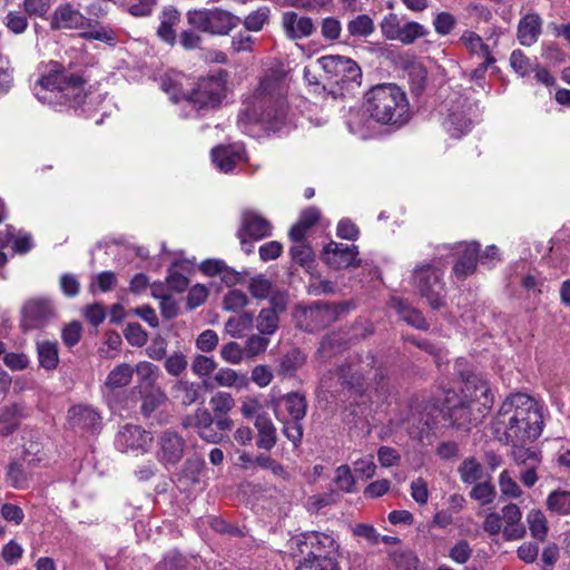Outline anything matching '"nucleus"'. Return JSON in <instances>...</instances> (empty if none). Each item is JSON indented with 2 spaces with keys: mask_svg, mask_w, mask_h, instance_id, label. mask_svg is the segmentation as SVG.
Instances as JSON below:
<instances>
[{
  "mask_svg": "<svg viewBox=\"0 0 570 570\" xmlns=\"http://www.w3.org/2000/svg\"><path fill=\"white\" fill-rule=\"evenodd\" d=\"M543 417L527 394L517 393L505 399L492 421V432L503 444H522L534 441L542 432Z\"/></svg>",
  "mask_w": 570,
  "mask_h": 570,
  "instance_id": "obj_1",
  "label": "nucleus"
},
{
  "mask_svg": "<svg viewBox=\"0 0 570 570\" xmlns=\"http://www.w3.org/2000/svg\"><path fill=\"white\" fill-rule=\"evenodd\" d=\"M286 92L282 72L268 70L247 98V107L238 120L239 127L248 120L262 124L267 130H278L287 115Z\"/></svg>",
  "mask_w": 570,
  "mask_h": 570,
  "instance_id": "obj_2",
  "label": "nucleus"
},
{
  "mask_svg": "<svg viewBox=\"0 0 570 570\" xmlns=\"http://www.w3.org/2000/svg\"><path fill=\"white\" fill-rule=\"evenodd\" d=\"M86 79L67 70L60 62L50 61L40 71L33 85L36 98L53 108L76 107L86 97Z\"/></svg>",
  "mask_w": 570,
  "mask_h": 570,
  "instance_id": "obj_3",
  "label": "nucleus"
},
{
  "mask_svg": "<svg viewBox=\"0 0 570 570\" xmlns=\"http://www.w3.org/2000/svg\"><path fill=\"white\" fill-rule=\"evenodd\" d=\"M365 98L366 112L381 125L401 127L411 118L406 94L394 83L374 86Z\"/></svg>",
  "mask_w": 570,
  "mask_h": 570,
  "instance_id": "obj_4",
  "label": "nucleus"
},
{
  "mask_svg": "<svg viewBox=\"0 0 570 570\" xmlns=\"http://www.w3.org/2000/svg\"><path fill=\"white\" fill-rule=\"evenodd\" d=\"M463 400L448 406V416L452 425L461 430H470L484 416V411L492 405L490 387L485 380L472 376L466 379Z\"/></svg>",
  "mask_w": 570,
  "mask_h": 570,
  "instance_id": "obj_5",
  "label": "nucleus"
},
{
  "mask_svg": "<svg viewBox=\"0 0 570 570\" xmlns=\"http://www.w3.org/2000/svg\"><path fill=\"white\" fill-rule=\"evenodd\" d=\"M465 88L462 91H453L448 100V114L443 120V127L453 138H461L468 134L473 126V118L478 106L471 100L470 91Z\"/></svg>",
  "mask_w": 570,
  "mask_h": 570,
  "instance_id": "obj_6",
  "label": "nucleus"
},
{
  "mask_svg": "<svg viewBox=\"0 0 570 570\" xmlns=\"http://www.w3.org/2000/svg\"><path fill=\"white\" fill-rule=\"evenodd\" d=\"M228 72L218 70L198 80L186 97V102L197 111H207L219 107L227 95Z\"/></svg>",
  "mask_w": 570,
  "mask_h": 570,
  "instance_id": "obj_7",
  "label": "nucleus"
},
{
  "mask_svg": "<svg viewBox=\"0 0 570 570\" xmlns=\"http://www.w3.org/2000/svg\"><path fill=\"white\" fill-rule=\"evenodd\" d=\"M287 546L293 557L313 560L335 558L340 548L332 534L318 531H308L295 535L288 541Z\"/></svg>",
  "mask_w": 570,
  "mask_h": 570,
  "instance_id": "obj_8",
  "label": "nucleus"
},
{
  "mask_svg": "<svg viewBox=\"0 0 570 570\" xmlns=\"http://www.w3.org/2000/svg\"><path fill=\"white\" fill-rule=\"evenodd\" d=\"M186 19L193 28L218 36L228 35L240 23L237 16L220 8L189 10Z\"/></svg>",
  "mask_w": 570,
  "mask_h": 570,
  "instance_id": "obj_9",
  "label": "nucleus"
},
{
  "mask_svg": "<svg viewBox=\"0 0 570 570\" xmlns=\"http://www.w3.org/2000/svg\"><path fill=\"white\" fill-rule=\"evenodd\" d=\"M442 277L443 273L430 264L417 266L412 276L415 289L434 309L444 305L445 285Z\"/></svg>",
  "mask_w": 570,
  "mask_h": 570,
  "instance_id": "obj_10",
  "label": "nucleus"
},
{
  "mask_svg": "<svg viewBox=\"0 0 570 570\" xmlns=\"http://www.w3.org/2000/svg\"><path fill=\"white\" fill-rule=\"evenodd\" d=\"M327 79L343 89H353L361 86L362 71L351 58L343 56H324L317 60Z\"/></svg>",
  "mask_w": 570,
  "mask_h": 570,
  "instance_id": "obj_11",
  "label": "nucleus"
},
{
  "mask_svg": "<svg viewBox=\"0 0 570 570\" xmlns=\"http://www.w3.org/2000/svg\"><path fill=\"white\" fill-rule=\"evenodd\" d=\"M348 309L345 303L316 302L302 308L299 324L305 331L314 332L336 322Z\"/></svg>",
  "mask_w": 570,
  "mask_h": 570,
  "instance_id": "obj_12",
  "label": "nucleus"
},
{
  "mask_svg": "<svg viewBox=\"0 0 570 570\" xmlns=\"http://www.w3.org/2000/svg\"><path fill=\"white\" fill-rule=\"evenodd\" d=\"M153 434L139 425L126 424L116 435V448L121 452H147L153 443Z\"/></svg>",
  "mask_w": 570,
  "mask_h": 570,
  "instance_id": "obj_13",
  "label": "nucleus"
},
{
  "mask_svg": "<svg viewBox=\"0 0 570 570\" xmlns=\"http://www.w3.org/2000/svg\"><path fill=\"white\" fill-rule=\"evenodd\" d=\"M157 460L166 468L176 465L184 456L185 440L177 432L164 431L157 440Z\"/></svg>",
  "mask_w": 570,
  "mask_h": 570,
  "instance_id": "obj_14",
  "label": "nucleus"
},
{
  "mask_svg": "<svg viewBox=\"0 0 570 570\" xmlns=\"http://www.w3.org/2000/svg\"><path fill=\"white\" fill-rule=\"evenodd\" d=\"M357 246L336 242H330L323 250L325 263L335 269L358 266L361 261L357 258Z\"/></svg>",
  "mask_w": 570,
  "mask_h": 570,
  "instance_id": "obj_15",
  "label": "nucleus"
},
{
  "mask_svg": "<svg viewBox=\"0 0 570 570\" xmlns=\"http://www.w3.org/2000/svg\"><path fill=\"white\" fill-rule=\"evenodd\" d=\"M87 27H90V19L86 18L70 3L59 4L50 20V28L52 30H85Z\"/></svg>",
  "mask_w": 570,
  "mask_h": 570,
  "instance_id": "obj_16",
  "label": "nucleus"
},
{
  "mask_svg": "<svg viewBox=\"0 0 570 570\" xmlns=\"http://www.w3.org/2000/svg\"><path fill=\"white\" fill-rule=\"evenodd\" d=\"M23 326L36 328L55 317V308L49 299L35 298L27 302L22 309Z\"/></svg>",
  "mask_w": 570,
  "mask_h": 570,
  "instance_id": "obj_17",
  "label": "nucleus"
},
{
  "mask_svg": "<svg viewBox=\"0 0 570 570\" xmlns=\"http://www.w3.org/2000/svg\"><path fill=\"white\" fill-rule=\"evenodd\" d=\"M272 224L252 209H245L242 213L240 227L237 235H246L252 240H261L272 235Z\"/></svg>",
  "mask_w": 570,
  "mask_h": 570,
  "instance_id": "obj_18",
  "label": "nucleus"
},
{
  "mask_svg": "<svg viewBox=\"0 0 570 570\" xmlns=\"http://www.w3.org/2000/svg\"><path fill=\"white\" fill-rule=\"evenodd\" d=\"M68 421L75 429L92 434L101 429L100 414L92 406L85 404L71 406L68 411Z\"/></svg>",
  "mask_w": 570,
  "mask_h": 570,
  "instance_id": "obj_19",
  "label": "nucleus"
},
{
  "mask_svg": "<svg viewBox=\"0 0 570 570\" xmlns=\"http://www.w3.org/2000/svg\"><path fill=\"white\" fill-rule=\"evenodd\" d=\"M374 364V356L367 354L365 360H360L358 356L355 360L342 365L338 370V380L342 384L351 387H361L363 385L367 368H372Z\"/></svg>",
  "mask_w": 570,
  "mask_h": 570,
  "instance_id": "obj_20",
  "label": "nucleus"
},
{
  "mask_svg": "<svg viewBox=\"0 0 570 570\" xmlns=\"http://www.w3.org/2000/svg\"><path fill=\"white\" fill-rule=\"evenodd\" d=\"M501 520L504 523L502 534L504 540H521L525 535V527L521 522L522 512L515 503H508L501 509Z\"/></svg>",
  "mask_w": 570,
  "mask_h": 570,
  "instance_id": "obj_21",
  "label": "nucleus"
},
{
  "mask_svg": "<svg viewBox=\"0 0 570 570\" xmlns=\"http://www.w3.org/2000/svg\"><path fill=\"white\" fill-rule=\"evenodd\" d=\"M459 43L468 51L471 57L487 61V65H495L497 58L491 47L472 30H464L459 38Z\"/></svg>",
  "mask_w": 570,
  "mask_h": 570,
  "instance_id": "obj_22",
  "label": "nucleus"
},
{
  "mask_svg": "<svg viewBox=\"0 0 570 570\" xmlns=\"http://www.w3.org/2000/svg\"><path fill=\"white\" fill-rule=\"evenodd\" d=\"M282 26L286 37L292 40L307 38L315 31L314 22L311 18L299 17L293 11L283 13Z\"/></svg>",
  "mask_w": 570,
  "mask_h": 570,
  "instance_id": "obj_23",
  "label": "nucleus"
},
{
  "mask_svg": "<svg viewBox=\"0 0 570 570\" xmlns=\"http://www.w3.org/2000/svg\"><path fill=\"white\" fill-rule=\"evenodd\" d=\"M245 151L240 145L218 146L212 150L213 163L220 171L229 173L234 166L245 159Z\"/></svg>",
  "mask_w": 570,
  "mask_h": 570,
  "instance_id": "obj_24",
  "label": "nucleus"
},
{
  "mask_svg": "<svg viewBox=\"0 0 570 570\" xmlns=\"http://www.w3.org/2000/svg\"><path fill=\"white\" fill-rule=\"evenodd\" d=\"M480 252V244L476 242L466 243L463 245V250L453 266V275L458 279H465L468 276L475 272L479 262L478 253Z\"/></svg>",
  "mask_w": 570,
  "mask_h": 570,
  "instance_id": "obj_25",
  "label": "nucleus"
},
{
  "mask_svg": "<svg viewBox=\"0 0 570 570\" xmlns=\"http://www.w3.org/2000/svg\"><path fill=\"white\" fill-rule=\"evenodd\" d=\"M542 32V19L538 13H528L518 24V40L522 46L530 47L535 43Z\"/></svg>",
  "mask_w": 570,
  "mask_h": 570,
  "instance_id": "obj_26",
  "label": "nucleus"
},
{
  "mask_svg": "<svg viewBox=\"0 0 570 570\" xmlns=\"http://www.w3.org/2000/svg\"><path fill=\"white\" fill-rule=\"evenodd\" d=\"M254 426L257 430L256 445L266 451L272 450L277 442V431L268 414L257 415Z\"/></svg>",
  "mask_w": 570,
  "mask_h": 570,
  "instance_id": "obj_27",
  "label": "nucleus"
},
{
  "mask_svg": "<svg viewBox=\"0 0 570 570\" xmlns=\"http://www.w3.org/2000/svg\"><path fill=\"white\" fill-rule=\"evenodd\" d=\"M179 20L180 12L175 7H166L163 10L157 35L164 42L170 46L176 43V32L174 27L179 22Z\"/></svg>",
  "mask_w": 570,
  "mask_h": 570,
  "instance_id": "obj_28",
  "label": "nucleus"
},
{
  "mask_svg": "<svg viewBox=\"0 0 570 570\" xmlns=\"http://www.w3.org/2000/svg\"><path fill=\"white\" fill-rule=\"evenodd\" d=\"M391 306L396 311L400 317L409 325L426 331L429 325L424 316L417 309L411 307L405 301L399 297L391 298Z\"/></svg>",
  "mask_w": 570,
  "mask_h": 570,
  "instance_id": "obj_29",
  "label": "nucleus"
},
{
  "mask_svg": "<svg viewBox=\"0 0 570 570\" xmlns=\"http://www.w3.org/2000/svg\"><path fill=\"white\" fill-rule=\"evenodd\" d=\"M282 403L285 405L286 412L289 415L288 420H303L305 417L307 403L304 395L296 392L288 393L274 402L273 409H277Z\"/></svg>",
  "mask_w": 570,
  "mask_h": 570,
  "instance_id": "obj_30",
  "label": "nucleus"
},
{
  "mask_svg": "<svg viewBox=\"0 0 570 570\" xmlns=\"http://www.w3.org/2000/svg\"><path fill=\"white\" fill-rule=\"evenodd\" d=\"M38 361L41 367L48 371L55 370L59 364V351L57 342L49 340L37 342Z\"/></svg>",
  "mask_w": 570,
  "mask_h": 570,
  "instance_id": "obj_31",
  "label": "nucleus"
},
{
  "mask_svg": "<svg viewBox=\"0 0 570 570\" xmlns=\"http://www.w3.org/2000/svg\"><path fill=\"white\" fill-rule=\"evenodd\" d=\"M320 210L316 207H308L303 210L298 222L291 228L289 237L293 242H301L306 232L320 219Z\"/></svg>",
  "mask_w": 570,
  "mask_h": 570,
  "instance_id": "obj_32",
  "label": "nucleus"
},
{
  "mask_svg": "<svg viewBox=\"0 0 570 570\" xmlns=\"http://www.w3.org/2000/svg\"><path fill=\"white\" fill-rule=\"evenodd\" d=\"M168 401L166 393L160 387H150L144 392L141 396V414L146 417L150 416L157 409Z\"/></svg>",
  "mask_w": 570,
  "mask_h": 570,
  "instance_id": "obj_33",
  "label": "nucleus"
},
{
  "mask_svg": "<svg viewBox=\"0 0 570 570\" xmlns=\"http://www.w3.org/2000/svg\"><path fill=\"white\" fill-rule=\"evenodd\" d=\"M305 363V355L297 348L289 350L279 361L278 374L292 377Z\"/></svg>",
  "mask_w": 570,
  "mask_h": 570,
  "instance_id": "obj_34",
  "label": "nucleus"
},
{
  "mask_svg": "<svg viewBox=\"0 0 570 570\" xmlns=\"http://www.w3.org/2000/svg\"><path fill=\"white\" fill-rule=\"evenodd\" d=\"M254 317L252 313L243 312L229 317L225 323V331L233 337H242L244 332L253 327Z\"/></svg>",
  "mask_w": 570,
  "mask_h": 570,
  "instance_id": "obj_35",
  "label": "nucleus"
},
{
  "mask_svg": "<svg viewBox=\"0 0 570 570\" xmlns=\"http://www.w3.org/2000/svg\"><path fill=\"white\" fill-rule=\"evenodd\" d=\"M429 33L430 31L425 26L416 21H407L402 24L396 41L407 46L414 43L417 39L428 37Z\"/></svg>",
  "mask_w": 570,
  "mask_h": 570,
  "instance_id": "obj_36",
  "label": "nucleus"
},
{
  "mask_svg": "<svg viewBox=\"0 0 570 570\" xmlns=\"http://www.w3.org/2000/svg\"><path fill=\"white\" fill-rule=\"evenodd\" d=\"M527 522L531 535L538 541H544L548 534V521L541 510H531L527 514Z\"/></svg>",
  "mask_w": 570,
  "mask_h": 570,
  "instance_id": "obj_37",
  "label": "nucleus"
},
{
  "mask_svg": "<svg viewBox=\"0 0 570 570\" xmlns=\"http://www.w3.org/2000/svg\"><path fill=\"white\" fill-rule=\"evenodd\" d=\"M214 381L219 386L236 389H243L248 383L247 377L244 374H239L229 367L219 368L214 376Z\"/></svg>",
  "mask_w": 570,
  "mask_h": 570,
  "instance_id": "obj_38",
  "label": "nucleus"
},
{
  "mask_svg": "<svg viewBox=\"0 0 570 570\" xmlns=\"http://www.w3.org/2000/svg\"><path fill=\"white\" fill-rule=\"evenodd\" d=\"M374 30V21L368 14H358L347 23V31L352 37L367 38Z\"/></svg>",
  "mask_w": 570,
  "mask_h": 570,
  "instance_id": "obj_39",
  "label": "nucleus"
},
{
  "mask_svg": "<svg viewBox=\"0 0 570 570\" xmlns=\"http://www.w3.org/2000/svg\"><path fill=\"white\" fill-rule=\"evenodd\" d=\"M279 327V315L267 308H263L256 317V328L259 334L272 336Z\"/></svg>",
  "mask_w": 570,
  "mask_h": 570,
  "instance_id": "obj_40",
  "label": "nucleus"
},
{
  "mask_svg": "<svg viewBox=\"0 0 570 570\" xmlns=\"http://www.w3.org/2000/svg\"><path fill=\"white\" fill-rule=\"evenodd\" d=\"M134 374V368L127 364L122 363L116 366L107 376L106 385L110 389H119L127 386Z\"/></svg>",
  "mask_w": 570,
  "mask_h": 570,
  "instance_id": "obj_41",
  "label": "nucleus"
},
{
  "mask_svg": "<svg viewBox=\"0 0 570 570\" xmlns=\"http://www.w3.org/2000/svg\"><path fill=\"white\" fill-rule=\"evenodd\" d=\"M547 507L550 511L567 515L570 513V491L557 490L551 492L547 499Z\"/></svg>",
  "mask_w": 570,
  "mask_h": 570,
  "instance_id": "obj_42",
  "label": "nucleus"
},
{
  "mask_svg": "<svg viewBox=\"0 0 570 570\" xmlns=\"http://www.w3.org/2000/svg\"><path fill=\"white\" fill-rule=\"evenodd\" d=\"M483 473L482 465L474 459H465L459 466V474L462 482L468 484L476 483L481 480Z\"/></svg>",
  "mask_w": 570,
  "mask_h": 570,
  "instance_id": "obj_43",
  "label": "nucleus"
},
{
  "mask_svg": "<svg viewBox=\"0 0 570 570\" xmlns=\"http://www.w3.org/2000/svg\"><path fill=\"white\" fill-rule=\"evenodd\" d=\"M175 391L179 393L180 401L184 405L194 404L200 396V385L197 382L180 380L175 386Z\"/></svg>",
  "mask_w": 570,
  "mask_h": 570,
  "instance_id": "obj_44",
  "label": "nucleus"
},
{
  "mask_svg": "<svg viewBox=\"0 0 570 570\" xmlns=\"http://www.w3.org/2000/svg\"><path fill=\"white\" fill-rule=\"evenodd\" d=\"M511 68L521 77L529 76L534 71L537 61L531 60L521 50H513L510 56Z\"/></svg>",
  "mask_w": 570,
  "mask_h": 570,
  "instance_id": "obj_45",
  "label": "nucleus"
},
{
  "mask_svg": "<svg viewBox=\"0 0 570 570\" xmlns=\"http://www.w3.org/2000/svg\"><path fill=\"white\" fill-rule=\"evenodd\" d=\"M156 4L157 0H125L120 7L132 17L144 18L153 13Z\"/></svg>",
  "mask_w": 570,
  "mask_h": 570,
  "instance_id": "obj_46",
  "label": "nucleus"
},
{
  "mask_svg": "<svg viewBox=\"0 0 570 570\" xmlns=\"http://www.w3.org/2000/svg\"><path fill=\"white\" fill-rule=\"evenodd\" d=\"M500 492L502 497L508 499H518L522 495L523 491L517 481L512 478L508 470H503L498 479Z\"/></svg>",
  "mask_w": 570,
  "mask_h": 570,
  "instance_id": "obj_47",
  "label": "nucleus"
},
{
  "mask_svg": "<svg viewBox=\"0 0 570 570\" xmlns=\"http://www.w3.org/2000/svg\"><path fill=\"white\" fill-rule=\"evenodd\" d=\"M19 424L17 405L6 406L0 412V436L11 434Z\"/></svg>",
  "mask_w": 570,
  "mask_h": 570,
  "instance_id": "obj_48",
  "label": "nucleus"
},
{
  "mask_svg": "<svg viewBox=\"0 0 570 570\" xmlns=\"http://www.w3.org/2000/svg\"><path fill=\"white\" fill-rule=\"evenodd\" d=\"M497 495L495 488L490 481L476 482L470 492V497L481 505L490 504Z\"/></svg>",
  "mask_w": 570,
  "mask_h": 570,
  "instance_id": "obj_49",
  "label": "nucleus"
},
{
  "mask_svg": "<svg viewBox=\"0 0 570 570\" xmlns=\"http://www.w3.org/2000/svg\"><path fill=\"white\" fill-rule=\"evenodd\" d=\"M514 462L519 465L530 466L532 464H540V455L534 449L524 448L520 444L512 445L511 451Z\"/></svg>",
  "mask_w": 570,
  "mask_h": 570,
  "instance_id": "obj_50",
  "label": "nucleus"
},
{
  "mask_svg": "<svg viewBox=\"0 0 570 570\" xmlns=\"http://www.w3.org/2000/svg\"><path fill=\"white\" fill-rule=\"evenodd\" d=\"M269 8L259 7L257 10L250 12L243 21L244 27L248 31H261L269 19Z\"/></svg>",
  "mask_w": 570,
  "mask_h": 570,
  "instance_id": "obj_51",
  "label": "nucleus"
},
{
  "mask_svg": "<svg viewBox=\"0 0 570 570\" xmlns=\"http://www.w3.org/2000/svg\"><path fill=\"white\" fill-rule=\"evenodd\" d=\"M210 405L215 417L227 415L235 405L234 397L227 392H217L210 397Z\"/></svg>",
  "mask_w": 570,
  "mask_h": 570,
  "instance_id": "obj_52",
  "label": "nucleus"
},
{
  "mask_svg": "<svg viewBox=\"0 0 570 570\" xmlns=\"http://www.w3.org/2000/svg\"><path fill=\"white\" fill-rule=\"evenodd\" d=\"M271 343V340L268 336L263 334H253L250 335L244 345V352L246 357H254L262 353H264L268 345Z\"/></svg>",
  "mask_w": 570,
  "mask_h": 570,
  "instance_id": "obj_53",
  "label": "nucleus"
},
{
  "mask_svg": "<svg viewBox=\"0 0 570 570\" xmlns=\"http://www.w3.org/2000/svg\"><path fill=\"white\" fill-rule=\"evenodd\" d=\"M432 23L435 32L441 37H445L454 30L458 20L452 13L442 11L434 16Z\"/></svg>",
  "mask_w": 570,
  "mask_h": 570,
  "instance_id": "obj_54",
  "label": "nucleus"
},
{
  "mask_svg": "<svg viewBox=\"0 0 570 570\" xmlns=\"http://www.w3.org/2000/svg\"><path fill=\"white\" fill-rule=\"evenodd\" d=\"M276 417L283 422L284 435L294 444L301 442L303 438V425L302 420H284L279 416L278 409L274 407Z\"/></svg>",
  "mask_w": 570,
  "mask_h": 570,
  "instance_id": "obj_55",
  "label": "nucleus"
},
{
  "mask_svg": "<svg viewBox=\"0 0 570 570\" xmlns=\"http://www.w3.org/2000/svg\"><path fill=\"white\" fill-rule=\"evenodd\" d=\"M248 291L253 297L265 299L272 294L273 285L264 275H258L249 281Z\"/></svg>",
  "mask_w": 570,
  "mask_h": 570,
  "instance_id": "obj_56",
  "label": "nucleus"
},
{
  "mask_svg": "<svg viewBox=\"0 0 570 570\" xmlns=\"http://www.w3.org/2000/svg\"><path fill=\"white\" fill-rule=\"evenodd\" d=\"M401 27H402L401 20L396 13L386 14L380 23V28H381V32H382L383 37L386 38L387 40H394V41H396V39L399 37Z\"/></svg>",
  "mask_w": 570,
  "mask_h": 570,
  "instance_id": "obj_57",
  "label": "nucleus"
},
{
  "mask_svg": "<svg viewBox=\"0 0 570 570\" xmlns=\"http://www.w3.org/2000/svg\"><path fill=\"white\" fill-rule=\"evenodd\" d=\"M80 36L86 40H99L111 46L117 42L116 32L111 28L105 26H99L94 30L82 31Z\"/></svg>",
  "mask_w": 570,
  "mask_h": 570,
  "instance_id": "obj_58",
  "label": "nucleus"
},
{
  "mask_svg": "<svg viewBox=\"0 0 570 570\" xmlns=\"http://www.w3.org/2000/svg\"><path fill=\"white\" fill-rule=\"evenodd\" d=\"M334 481L337 488L344 492L352 493L355 491V479L351 472L350 466L346 464L340 465L336 469Z\"/></svg>",
  "mask_w": 570,
  "mask_h": 570,
  "instance_id": "obj_59",
  "label": "nucleus"
},
{
  "mask_svg": "<svg viewBox=\"0 0 570 570\" xmlns=\"http://www.w3.org/2000/svg\"><path fill=\"white\" fill-rule=\"evenodd\" d=\"M134 371H136L141 383L150 385L151 387L157 381L159 374L158 366L146 361L139 362Z\"/></svg>",
  "mask_w": 570,
  "mask_h": 570,
  "instance_id": "obj_60",
  "label": "nucleus"
},
{
  "mask_svg": "<svg viewBox=\"0 0 570 570\" xmlns=\"http://www.w3.org/2000/svg\"><path fill=\"white\" fill-rule=\"evenodd\" d=\"M248 304L247 295L239 289H232L225 296L223 306L226 311L236 312Z\"/></svg>",
  "mask_w": 570,
  "mask_h": 570,
  "instance_id": "obj_61",
  "label": "nucleus"
},
{
  "mask_svg": "<svg viewBox=\"0 0 570 570\" xmlns=\"http://www.w3.org/2000/svg\"><path fill=\"white\" fill-rule=\"evenodd\" d=\"M220 356L225 362L230 364H239L246 357L244 347L234 341L223 345Z\"/></svg>",
  "mask_w": 570,
  "mask_h": 570,
  "instance_id": "obj_62",
  "label": "nucleus"
},
{
  "mask_svg": "<svg viewBox=\"0 0 570 570\" xmlns=\"http://www.w3.org/2000/svg\"><path fill=\"white\" fill-rule=\"evenodd\" d=\"M216 368V361L213 357L205 355H197L191 363V370L194 374L199 377L210 375Z\"/></svg>",
  "mask_w": 570,
  "mask_h": 570,
  "instance_id": "obj_63",
  "label": "nucleus"
},
{
  "mask_svg": "<svg viewBox=\"0 0 570 570\" xmlns=\"http://www.w3.org/2000/svg\"><path fill=\"white\" fill-rule=\"evenodd\" d=\"M296 570H340L335 558L303 559Z\"/></svg>",
  "mask_w": 570,
  "mask_h": 570,
  "instance_id": "obj_64",
  "label": "nucleus"
}]
</instances>
